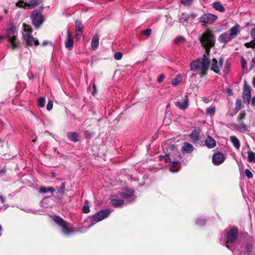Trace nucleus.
<instances>
[{
	"label": "nucleus",
	"mask_w": 255,
	"mask_h": 255,
	"mask_svg": "<svg viewBox=\"0 0 255 255\" xmlns=\"http://www.w3.org/2000/svg\"><path fill=\"white\" fill-rule=\"evenodd\" d=\"M199 40L202 46L205 50V54L202 59H199L190 63V69L198 71L201 76L206 75L209 68L210 61L208 56L211 49L215 46L216 39L213 31L207 29L199 37Z\"/></svg>",
	"instance_id": "nucleus-1"
},
{
	"label": "nucleus",
	"mask_w": 255,
	"mask_h": 255,
	"mask_svg": "<svg viewBox=\"0 0 255 255\" xmlns=\"http://www.w3.org/2000/svg\"><path fill=\"white\" fill-rule=\"evenodd\" d=\"M53 220L62 229V233L65 235H69L74 232V231L68 227V224L64 219L58 215H54L52 217Z\"/></svg>",
	"instance_id": "nucleus-2"
},
{
	"label": "nucleus",
	"mask_w": 255,
	"mask_h": 255,
	"mask_svg": "<svg viewBox=\"0 0 255 255\" xmlns=\"http://www.w3.org/2000/svg\"><path fill=\"white\" fill-rule=\"evenodd\" d=\"M31 19L32 24L37 29L40 28L45 20V18L41 12L39 10L36 9L32 12Z\"/></svg>",
	"instance_id": "nucleus-3"
},
{
	"label": "nucleus",
	"mask_w": 255,
	"mask_h": 255,
	"mask_svg": "<svg viewBox=\"0 0 255 255\" xmlns=\"http://www.w3.org/2000/svg\"><path fill=\"white\" fill-rule=\"evenodd\" d=\"M238 236V228L234 227L231 229L227 234V241L226 242V246L229 248L231 244L237 239Z\"/></svg>",
	"instance_id": "nucleus-4"
},
{
	"label": "nucleus",
	"mask_w": 255,
	"mask_h": 255,
	"mask_svg": "<svg viewBox=\"0 0 255 255\" xmlns=\"http://www.w3.org/2000/svg\"><path fill=\"white\" fill-rule=\"evenodd\" d=\"M111 211L109 209L102 210L95 213L91 217V221L96 223L100 222L108 217Z\"/></svg>",
	"instance_id": "nucleus-5"
},
{
	"label": "nucleus",
	"mask_w": 255,
	"mask_h": 255,
	"mask_svg": "<svg viewBox=\"0 0 255 255\" xmlns=\"http://www.w3.org/2000/svg\"><path fill=\"white\" fill-rule=\"evenodd\" d=\"M22 37L26 43V46H32L33 45L38 46L39 44V41L35 39L29 33H23Z\"/></svg>",
	"instance_id": "nucleus-6"
},
{
	"label": "nucleus",
	"mask_w": 255,
	"mask_h": 255,
	"mask_svg": "<svg viewBox=\"0 0 255 255\" xmlns=\"http://www.w3.org/2000/svg\"><path fill=\"white\" fill-rule=\"evenodd\" d=\"M246 115V113L245 111H242L239 114L237 118V121L240 122L238 128L241 131H246L249 130V126L244 122H241L242 120L245 119Z\"/></svg>",
	"instance_id": "nucleus-7"
},
{
	"label": "nucleus",
	"mask_w": 255,
	"mask_h": 255,
	"mask_svg": "<svg viewBox=\"0 0 255 255\" xmlns=\"http://www.w3.org/2000/svg\"><path fill=\"white\" fill-rule=\"evenodd\" d=\"M217 19V16L214 14L207 13L203 14L200 17V21L204 23L211 24L216 21Z\"/></svg>",
	"instance_id": "nucleus-8"
},
{
	"label": "nucleus",
	"mask_w": 255,
	"mask_h": 255,
	"mask_svg": "<svg viewBox=\"0 0 255 255\" xmlns=\"http://www.w3.org/2000/svg\"><path fill=\"white\" fill-rule=\"evenodd\" d=\"M201 129L195 128L191 132L189 135L190 141L194 144H197L200 139Z\"/></svg>",
	"instance_id": "nucleus-9"
},
{
	"label": "nucleus",
	"mask_w": 255,
	"mask_h": 255,
	"mask_svg": "<svg viewBox=\"0 0 255 255\" xmlns=\"http://www.w3.org/2000/svg\"><path fill=\"white\" fill-rule=\"evenodd\" d=\"M225 160L224 155L220 152L214 153L212 157V162L214 165H219Z\"/></svg>",
	"instance_id": "nucleus-10"
},
{
	"label": "nucleus",
	"mask_w": 255,
	"mask_h": 255,
	"mask_svg": "<svg viewBox=\"0 0 255 255\" xmlns=\"http://www.w3.org/2000/svg\"><path fill=\"white\" fill-rule=\"evenodd\" d=\"M16 27L12 23H9L6 30V34L5 36L6 38L12 36H17Z\"/></svg>",
	"instance_id": "nucleus-11"
},
{
	"label": "nucleus",
	"mask_w": 255,
	"mask_h": 255,
	"mask_svg": "<svg viewBox=\"0 0 255 255\" xmlns=\"http://www.w3.org/2000/svg\"><path fill=\"white\" fill-rule=\"evenodd\" d=\"M232 40L233 38L228 32H224L220 34L218 37V41L220 43H223L224 44H227Z\"/></svg>",
	"instance_id": "nucleus-12"
},
{
	"label": "nucleus",
	"mask_w": 255,
	"mask_h": 255,
	"mask_svg": "<svg viewBox=\"0 0 255 255\" xmlns=\"http://www.w3.org/2000/svg\"><path fill=\"white\" fill-rule=\"evenodd\" d=\"M73 43L74 40L72 33L70 31L68 30L67 31V38L65 41V47L69 49H71L73 48Z\"/></svg>",
	"instance_id": "nucleus-13"
},
{
	"label": "nucleus",
	"mask_w": 255,
	"mask_h": 255,
	"mask_svg": "<svg viewBox=\"0 0 255 255\" xmlns=\"http://www.w3.org/2000/svg\"><path fill=\"white\" fill-rule=\"evenodd\" d=\"M205 145L209 148H213L216 146V142L211 135H208L205 140Z\"/></svg>",
	"instance_id": "nucleus-14"
},
{
	"label": "nucleus",
	"mask_w": 255,
	"mask_h": 255,
	"mask_svg": "<svg viewBox=\"0 0 255 255\" xmlns=\"http://www.w3.org/2000/svg\"><path fill=\"white\" fill-rule=\"evenodd\" d=\"M194 149L193 146L190 143L185 142L181 146V151L183 153H190Z\"/></svg>",
	"instance_id": "nucleus-15"
},
{
	"label": "nucleus",
	"mask_w": 255,
	"mask_h": 255,
	"mask_svg": "<svg viewBox=\"0 0 255 255\" xmlns=\"http://www.w3.org/2000/svg\"><path fill=\"white\" fill-rule=\"evenodd\" d=\"M240 32V26L236 24L232 28H231L229 30V34L231 36V37L233 39L234 38L236 37L238 33Z\"/></svg>",
	"instance_id": "nucleus-16"
},
{
	"label": "nucleus",
	"mask_w": 255,
	"mask_h": 255,
	"mask_svg": "<svg viewBox=\"0 0 255 255\" xmlns=\"http://www.w3.org/2000/svg\"><path fill=\"white\" fill-rule=\"evenodd\" d=\"M68 138L69 140L74 142H78L81 139V136L77 132H69L68 133Z\"/></svg>",
	"instance_id": "nucleus-17"
},
{
	"label": "nucleus",
	"mask_w": 255,
	"mask_h": 255,
	"mask_svg": "<svg viewBox=\"0 0 255 255\" xmlns=\"http://www.w3.org/2000/svg\"><path fill=\"white\" fill-rule=\"evenodd\" d=\"M8 42L11 44V48L14 50L18 47L19 45V42L17 40V36H12L10 38H7Z\"/></svg>",
	"instance_id": "nucleus-18"
},
{
	"label": "nucleus",
	"mask_w": 255,
	"mask_h": 255,
	"mask_svg": "<svg viewBox=\"0 0 255 255\" xmlns=\"http://www.w3.org/2000/svg\"><path fill=\"white\" fill-rule=\"evenodd\" d=\"M175 105L177 107H178L181 110H185L187 109L188 106V99L187 97H186V98L184 99V102L183 103L177 101L175 103Z\"/></svg>",
	"instance_id": "nucleus-19"
},
{
	"label": "nucleus",
	"mask_w": 255,
	"mask_h": 255,
	"mask_svg": "<svg viewBox=\"0 0 255 255\" xmlns=\"http://www.w3.org/2000/svg\"><path fill=\"white\" fill-rule=\"evenodd\" d=\"M211 69L216 73H220V68L218 65V61L216 58L212 59Z\"/></svg>",
	"instance_id": "nucleus-20"
},
{
	"label": "nucleus",
	"mask_w": 255,
	"mask_h": 255,
	"mask_svg": "<svg viewBox=\"0 0 255 255\" xmlns=\"http://www.w3.org/2000/svg\"><path fill=\"white\" fill-rule=\"evenodd\" d=\"M212 7L216 10L223 12L225 11V7L218 1H216L212 4Z\"/></svg>",
	"instance_id": "nucleus-21"
},
{
	"label": "nucleus",
	"mask_w": 255,
	"mask_h": 255,
	"mask_svg": "<svg viewBox=\"0 0 255 255\" xmlns=\"http://www.w3.org/2000/svg\"><path fill=\"white\" fill-rule=\"evenodd\" d=\"M99 36L97 34L95 35L93 37L91 41L92 47L94 50H95L98 48L99 43Z\"/></svg>",
	"instance_id": "nucleus-22"
},
{
	"label": "nucleus",
	"mask_w": 255,
	"mask_h": 255,
	"mask_svg": "<svg viewBox=\"0 0 255 255\" xmlns=\"http://www.w3.org/2000/svg\"><path fill=\"white\" fill-rule=\"evenodd\" d=\"M171 167L170 168V171L172 172H176L179 171L180 165L177 161H171Z\"/></svg>",
	"instance_id": "nucleus-23"
},
{
	"label": "nucleus",
	"mask_w": 255,
	"mask_h": 255,
	"mask_svg": "<svg viewBox=\"0 0 255 255\" xmlns=\"http://www.w3.org/2000/svg\"><path fill=\"white\" fill-rule=\"evenodd\" d=\"M55 191V189L52 187H46L45 186H41L39 188V192L40 193H46L48 192H50L51 194H53Z\"/></svg>",
	"instance_id": "nucleus-24"
},
{
	"label": "nucleus",
	"mask_w": 255,
	"mask_h": 255,
	"mask_svg": "<svg viewBox=\"0 0 255 255\" xmlns=\"http://www.w3.org/2000/svg\"><path fill=\"white\" fill-rule=\"evenodd\" d=\"M112 205L115 207H118L125 203L123 199H112L111 200Z\"/></svg>",
	"instance_id": "nucleus-25"
},
{
	"label": "nucleus",
	"mask_w": 255,
	"mask_h": 255,
	"mask_svg": "<svg viewBox=\"0 0 255 255\" xmlns=\"http://www.w3.org/2000/svg\"><path fill=\"white\" fill-rule=\"evenodd\" d=\"M230 140L235 148L239 149L240 147V141L236 136H231L230 137Z\"/></svg>",
	"instance_id": "nucleus-26"
},
{
	"label": "nucleus",
	"mask_w": 255,
	"mask_h": 255,
	"mask_svg": "<svg viewBox=\"0 0 255 255\" xmlns=\"http://www.w3.org/2000/svg\"><path fill=\"white\" fill-rule=\"evenodd\" d=\"M42 0H30L28 3V7L33 8L41 2Z\"/></svg>",
	"instance_id": "nucleus-27"
},
{
	"label": "nucleus",
	"mask_w": 255,
	"mask_h": 255,
	"mask_svg": "<svg viewBox=\"0 0 255 255\" xmlns=\"http://www.w3.org/2000/svg\"><path fill=\"white\" fill-rule=\"evenodd\" d=\"M120 195H121V197L125 199H128L132 196V195H133V192L131 190H128L126 192H121L120 194Z\"/></svg>",
	"instance_id": "nucleus-28"
},
{
	"label": "nucleus",
	"mask_w": 255,
	"mask_h": 255,
	"mask_svg": "<svg viewBox=\"0 0 255 255\" xmlns=\"http://www.w3.org/2000/svg\"><path fill=\"white\" fill-rule=\"evenodd\" d=\"M243 95H246V96H251V87L247 85L246 81H245Z\"/></svg>",
	"instance_id": "nucleus-29"
},
{
	"label": "nucleus",
	"mask_w": 255,
	"mask_h": 255,
	"mask_svg": "<svg viewBox=\"0 0 255 255\" xmlns=\"http://www.w3.org/2000/svg\"><path fill=\"white\" fill-rule=\"evenodd\" d=\"M181 82V77L179 75H177L176 77L171 80V84L173 86H177Z\"/></svg>",
	"instance_id": "nucleus-30"
},
{
	"label": "nucleus",
	"mask_w": 255,
	"mask_h": 255,
	"mask_svg": "<svg viewBox=\"0 0 255 255\" xmlns=\"http://www.w3.org/2000/svg\"><path fill=\"white\" fill-rule=\"evenodd\" d=\"M75 29L76 31H83L84 26L82 21L79 19L75 20Z\"/></svg>",
	"instance_id": "nucleus-31"
},
{
	"label": "nucleus",
	"mask_w": 255,
	"mask_h": 255,
	"mask_svg": "<svg viewBox=\"0 0 255 255\" xmlns=\"http://www.w3.org/2000/svg\"><path fill=\"white\" fill-rule=\"evenodd\" d=\"M248 160L249 162L255 163V153L254 152L248 151Z\"/></svg>",
	"instance_id": "nucleus-32"
},
{
	"label": "nucleus",
	"mask_w": 255,
	"mask_h": 255,
	"mask_svg": "<svg viewBox=\"0 0 255 255\" xmlns=\"http://www.w3.org/2000/svg\"><path fill=\"white\" fill-rule=\"evenodd\" d=\"M66 185L65 183L63 182L61 184V187L58 189L57 194L58 196H62L65 193Z\"/></svg>",
	"instance_id": "nucleus-33"
},
{
	"label": "nucleus",
	"mask_w": 255,
	"mask_h": 255,
	"mask_svg": "<svg viewBox=\"0 0 255 255\" xmlns=\"http://www.w3.org/2000/svg\"><path fill=\"white\" fill-rule=\"evenodd\" d=\"M15 6L19 8H26L28 7V3L25 2L23 0H19L16 3Z\"/></svg>",
	"instance_id": "nucleus-34"
},
{
	"label": "nucleus",
	"mask_w": 255,
	"mask_h": 255,
	"mask_svg": "<svg viewBox=\"0 0 255 255\" xmlns=\"http://www.w3.org/2000/svg\"><path fill=\"white\" fill-rule=\"evenodd\" d=\"M23 27L24 32H27L26 33H29L30 35H31L33 31L31 26L26 23H23Z\"/></svg>",
	"instance_id": "nucleus-35"
},
{
	"label": "nucleus",
	"mask_w": 255,
	"mask_h": 255,
	"mask_svg": "<svg viewBox=\"0 0 255 255\" xmlns=\"http://www.w3.org/2000/svg\"><path fill=\"white\" fill-rule=\"evenodd\" d=\"M82 211L84 213H88L90 212V207L89 205V201L85 200L84 202V205L83 207Z\"/></svg>",
	"instance_id": "nucleus-36"
},
{
	"label": "nucleus",
	"mask_w": 255,
	"mask_h": 255,
	"mask_svg": "<svg viewBox=\"0 0 255 255\" xmlns=\"http://www.w3.org/2000/svg\"><path fill=\"white\" fill-rule=\"evenodd\" d=\"M242 101L239 99H237L236 102L235 110L236 112L239 111L242 108Z\"/></svg>",
	"instance_id": "nucleus-37"
},
{
	"label": "nucleus",
	"mask_w": 255,
	"mask_h": 255,
	"mask_svg": "<svg viewBox=\"0 0 255 255\" xmlns=\"http://www.w3.org/2000/svg\"><path fill=\"white\" fill-rule=\"evenodd\" d=\"M245 46L247 48H255V39H253L252 40H251L249 42H247L245 44Z\"/></svg>",
	"instance_id": "nucleus-38"
},
{
	"label": "nucleus",
	"mask_w": 255,
	"mask_h": 255,
	"mask_svg": "<svg viewBox=\"0 0 255 255\" xmlns=\"http://www.w3.org/2000/svg\"><path fill=\"white\" fill-rule=\"evenodd\" d=\"M185 41V39L183 36H178L177 37H176L174 39V41L176 44H179L180 43L184 42Z\"/></svg>",
	"instance_id": "nucleus-39"
},
{
	"label": "nucleus",
	"mask_w": 255,
	"mask_h": 255,
	"mask_svg": "<svg viewBox=\"0 0 255 255\" xmlns=\"http://www.w3.org/2000/svg\"><path fill=\"white\" fill-rule=\"evenodd\" d=\"M243 99L244 102L246 104L249 105L251 102V96H246V95H243Z\"/></svg>",
	"instance_id": "nucleus-40"
},
{
	"label": "nucleus",
	"mask_w": 255,
	"mask_h": 255,
	"mask_svg": "<svg viewBox=\"0 0 255 255\" xmlns=\"http://www.w3.org/2000/svg\"><path fill=\"white\" fill-rule=\"evenodd\" d=\"M45 104V100L43 97H40L38 100V106L40 107H44Z\"/></svg>",
	"instance_id": "nucleus-41"
},
{
	"label": "nucleus",
	"mask_w": 255,
	"mask_h": 255,
	"mask_svg": "<svg viewBox=\"0 0 255 255\" xmlns=\"http://www.w3.org/2000/svg\"><path fill=\"white\" fill-rule=\"evenodd\" d=\"M123 53L121 52H116L114 53V57L116 60H121L123 57Z\"/></svg>",
	"instance_id": "nucleus-42"
},
{
	"label": "nucleus",
	"mask_w": 255,
	"mask_h": 255,
	"mask_svg": "<svg viewBox=\"0 0 255 255\" xmlns=\"http://www.w3.org/2000/svg\"><path fill=\"white\" fill-rule=\"evenodd\" d=\"M245 173L246 175V176L249 178V179H251V178H252L253 177V174L252 173V172L248 169H245Z\"/></svg>",
	"instance_id": "nucleus-43"
},
{
	"label": "nucleus",
	"mask_w": 255,
	"mask_h": 255,
	"mask_svg": "<svg viewBox=\"0 0 255 255\" xmlns=\"http://www.w3.org/2000/svg\"><path fill=\"white\" fill-rule=\"evenodd\" d=\"M206 113L208 114L213 115L215 113V107H209L206 109Z\"/></svg>",
	"instance_id": "nucleus-44"
},
{
	"label": "nucleus",
	"mask_w": 255,
	"mask_h": 255,
	"mask_svg": "<svg viewBox=\"0 0 255 255\" xmlns=\"http://www.w3.org/2000/svg\"><path fill=\"white\" fill-rule=\"evenodd\" d=\"M151 33V29L150 28L144 29L141 31V34L145 36H149Z\"/></svg>",
	"instance_id": "nucleus-45"
},
{
	"label": "nucleus",
	"mask_w": 255,
	"mask_h": 255,
	"mask_svg": "<svg viewBox=\"0 0 255 255\" xmlns=\"http://www.w3.org/2000/svg\"><path fill=\"white\" fill-rule=\"evenodd\" d=\"M53 108V101L49 100L46 106V109L48 111H50Z\"/></svg>",
	"instance_id": "nucleus-46"
},
{
	"label": "nucleus",
	"mask_w": 255,
	"mask_h": 255,
	"mask_svg": "<svg viewBox=\"0 0 255 255\" xmlns=\"http://www.w3.org/2000/svg\"><path fill=\"white\" fill-rule=\"evenodd\" d=\"M181 2L184 5H190L192 2V0H181Z\"/></svg>",
	"instance_id": "nucleus-47"
},
{
	"label": "nucleus",
	"mask_w": 255,
	"mask_h": 255,
	"mask_svg": "<svg viewBox=\"0 0 255 255\" xmlns=\"http://www.w3.org/2000/svg\"><path fill=\"white\" fill-rule=\"evenodd\" d=\"M83 31H76L75 38L77 40H79L81 38Z\"/></svg>",
	"instance_id": "nucleus-48"
},
{
	"label": "nucleus",
	"mask_w": 255,
	"mask_h": 255,
	"mask_svg": "<svg viewBox=\"0 0 255 255\" xmlns=\"http://www.w3.org/2000/svg\"><path fill=\"white\" fill-rule=\"evenodd\" d=\"M164 78H165V76L164 75V74H161L158 76V78L157 79V81L158 83H160L163 82Z\"/></svg>",
	"instance_id": "nucleus-49"
},
{
	"label": "nucleus",
	"mask_w": 255,
	"mask_h": 255,
	"mask_svg": "<svg viewBox=\"0 0 255 255\" xmlns=\"http://www.w3.org/2000/svg\"><path fill=\"white\" fill-rule=\"evenodd\" d=\"M241 64H242V67L243 69H245L247 67V63L246 60L243 57L241 58Z\"/></svg>",
	"instance_id": "nucleus-50"
},
{
	"label": "nucleus",
	"mask_w": 255,
	"mask_h": 255,
	"mask_svg": "<svg viewBox=\"0 0 255 255\" xmlns=\"http://www.w3.org/2000/svg\"><path fill=\"white\" fill-rule=\"evenodd\" d=\"M164 160H165L166 163H167V162L171 163V159L170 158L169 154H166L165 155V159Z\"/></svg>",
	"instance_id": "nucleus-51"
},
{
	"label": "nucleus",
	"mask_w": 255,
	"mask_h": 255,
	"mask_svg": "<svg viewBox=\"0 0 255 255\" xmlns=\"http://www.w3.org/2000/svg\"><path fill=\"white\" fill-rule=\"evenodd\" d=\"M219 63L220 67L222 68L223 66V63H224V58L223 57H222L219 58Z\"/></svg>",
	"instance_id": "nucleus-52"
},
{
	"label": "nucleus",
	"mask_w": 255,
	"mask_h": 255,
	"mask_svg": "<svg viewBox=\"0 0 255 255\" xmlns=\"http://www.w3.org/2000/svg\"><path fill=\"white\" fill-rule=\"evenodd\" d=\"M251 36L253 39H255V27L252 29L251 32Z\"/></svg>",
	"instance_id": "nucleus-53"
},
{
	"label": "nucleus",
	"mask_w": 255,
	"mask_h": 255,
	"mask_svg": "<svg viewBox=\"0 0 255 255\" xmlns=\"http://www.w3.org/2000/svg\"><path fill=\"white\" fill-rule=\"evenodd\" d=\"M93 91L92 95L94 96L96 94L97 92L96 86L95 84H94L93 85Z\"/></svg>",
	"instance_id": "nucleus-54"
},
{
	"label": "nucleus",
	"mask_w": 255,
	"mask_h": 255,
	"mask_svg": "<svg viewBox=\"0 0 255 255\" xmlns=\"http://www.w3.org/2000/svg\"><path fill=\"white\" fill-rule=\"evenodd\" d=\"M246 250H247V251L248 252H250V251H251L252 250V246L251 245L247 244L246 245Z\"/></svg>",
	"instance_id": "nucleus-55"
},
{
	"label": "nucleus",
	"mask_w": 255,
	"mask_h": 255,
	"mask_svg": "<svg viewBox=\"0 0 255 255\" xmlns=\"http://www.w3.org/2000/svg\"><path fill=\"white\" fill-rule=\"evenodd\" d=\"M251 105L252 106H255V96L251 100Z\"/></svg>",
	"instance_id": "nucleus-56"
},
{
	"label": "nucleus",
	"mask_w": 255,
	"mask_h": 255,
	"mask_svg": "<svg viewBox=\"0 0 255 255\" xmlns=\"http://www.w3.org/2000/svg\"><path fill=\"white\" fill-rule=\"evenodd\" d=\"M252 84H253V86L255 88V76H254V77L253 79Z\"/></svg>",
	"instance_id": "nucleus-57"
},
{
	"label": "nucleus",
	"mask_w": 255,
	"mask_h": 255,
	"mask_svg": "<svg viewBox=\"0 0 255 255\" xmlns=\"http://www.w3.org/2000/svg\"><path fill=\"white\" fill-rule=\"evenodd\" d=\"M165 157V156L160 155L159 156V159L160 160H162L163 159H164Z\"/></svg>",
	"instance_id": "nucleus-58"
},
{
	"label": "nucleus",
	"mask_w": 255,
	"mask_h": 255,
	"mask_svg": "<svg viewBox=\"0 0 255 255\" xmlns=\"http://www.w3.org/2000/svg\"><path fill=\"white\" fill-rule=\"evenodd\" d=\"M48 41H45L42 43V46H46L48 44Z\"/></svg>",
	"instance_id": "nucleus-59"
},
{
	"label": "nucleus",
	"mask_w": 255,
	"mask_h": 255,
	"mask_svg": "<svg viewBox=\"0 0 255 255\" xmlns=\"http://www.w3.org/2000/svg\"><path fill=\"white\" fill-rule=\"evenodd\" d=\"M6 38L4 36H0V41L2 40V39H4Z\"/></svg>",
	"instance_id": "nucleus-60"
},
{
	"label": "nucleus",
	"mask_w": 255,
	"mask_h": 255,
	"mask_svg": "<svg viewBox=\"0 0 255 255\" xmlns=\"http://www.w3.org/2000/svg\"><path fill=\"white\" fill-rule=\"evenodd\" d=\"M227 92L228 93L231 94L232 92V91L231 89H228Z\"/></svg>",
	"instance_id": "nucleus-61"
},
{
	"label": "nucleus",
	"mask_w": 255,
	"mask_h": 255,
	"mask_svg": "<svg viewBox=\"0 0 255 255\" xmlns=\"http://www.w3.org/2000/svg\"><path fill=\"white\" fill-rule=\"evenodd\" d=\"M8 10H7V9H5V10H4V12H5V13L7 14V13H8Z\"/></svg>",
	"instance_id": "nucleus-62"
},
{
	"label": "nucleus",
	"mask_w": 255,
	"mask_h": 255,
	"mask_svg": "<svg viewBox=\"0 0 255 255\" xmlns=\"http://www.w3.org/2000/svg\"><path fill=\"white\" fill-rule=\"evenodd\" d=\"M4 172V171H3V170H0V173H1V172Z\"/></svg>",
	"instance_id": "nucleus-63"
},
{
	"label": "nucleus",
	"mask_w": 255,
	"mask_h": 255,
	"mask_svg": "<svg viewBox=\"0 0 255 255\" xmlns=\"http://www.w3.org/2000/svg\"><path fill=\"white\" fill-rule=\"evenodd\" d=\"M55 176V173H53V177H54Z\"/></svg>",
	"instance_id": "nucleus-64"
}]
</instances>
